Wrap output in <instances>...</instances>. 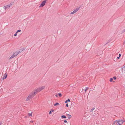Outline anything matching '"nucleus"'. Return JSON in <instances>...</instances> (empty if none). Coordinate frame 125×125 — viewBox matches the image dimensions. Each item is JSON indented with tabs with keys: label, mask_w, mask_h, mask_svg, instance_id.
I'll use <instances>...</instances> for the list:
<instances>
[{
	"label": "nucleus",
	"mask_w": 125,
	"mask_h": 125,
	"mask_svg": "<svg viewBox=\"0 0 125 125\" xmlns=\"http://www.w3.org/2000/svg\"><path fill=\"white\" fill-rule=\"evenodd\" d=\"M35 93L36 92H31L29 96L26 99V101H28L29 100L31 99L35 95Z\"/></svg>",
	"instance_id": "1"
},
{
	"label": "nucleus",
	"mask_w": 125,
	"mask_h": 125,
	"mask_svg": "<svg viewBox=\"0 0 125 125\" xmlns=\"http://www.w3.org/2000/svg\"><path fill=\"white\" fill-rule=\"evenodd\" d=\"M124 121L122 120H120L118 121L116 120L114 122V124H116L117 125H122Z\"/></svg>",
	"instance_id": "2"
},
{
	"label": "nucleus",
	"mask_w": 125,
	"mask_h": 125,
	"mask_svg": "<svg viewBox=\"0 0 125 125\" xmlns=\"http://www.w3.org/2000/svg\"><path fill=\"white\" fill-rule=\"evenodd\" d=\"M40 89H41L40 87L38 88L35 90L34 91H33V92H36V93L35 94V95L37 94V93L38 92H39L41 91Z\"/></svg>",
	"instance_id": "3"
},
{
	"label": "nucleus",
	"mask_w": 125,
	"mask_h": 125,
	"mask_svg": "<svg viewBox=\"0 0 125 125\" xmlns=\"http://www.w3.org/2000/svg\"><path fill=\"white\" fill-rule=\"evenodd\" d=\"M46 0H44L42 3L40 4V6H39L40 7H42L44 6L45 5Z\"/></svg>",
	"instance_id": "4"
},
{
	"label": "nucleus",
	"mask_w": 125,
	"mask_h": 125,
	"mask_svg": "<svg viewBox=\"0 0 125 125\" xmlns=\"http://www.w3.org/2000/svg\"><path fill=\"white\" fill-rule=\"evenodd\" d=\"M21 52L20 51H19L18 52H15L13 54V55L14 56V57L17 55L18 54H19Z\"/></svg>",
	"instance_id": "5"
},
{
	"label": "nucleus",
	"mask_w": 125,
	"mask_h": 125,
	"mask_svg": "<svg viewBox=\"0 0 125 125\" xmlns=\"http://www.w3.org/2000/svg\"><path fill=\"white\" fill-rule=\"evenodd\" d=\"M10 7V6L7 5L4 7V9L6 10L7 8H9Z\"/></svg>",
	"instance_id": "6"
},
{
	"label": "nucleus",
	"mask_w": 125,
	"mask_h": 125,
	"mask_svg": "<svg viewBox=\"0 0 125 125\" xmlns=\"http://www.w3.org/2000/svg\"><path fill=\"white\" fill-rule=\"evenodd\" d=\"M122 71H125V64L122 67Z\"/></svg>",
	"instance_id": "7"
},
{
	"label": "nucleus",
	"mask_w": 125,
	"mask_h": 125,
	"mask_svg": "<svg viewBox=\"0 0 125 125\" xmlns=\"http://www.w3.org/2000/svg\"><path fill=\"white\" fill-rule=\"evenodd\" d=\"M40 88L41 89H40L41 90V91H42L45 88V86H42L41 87H40Z\"/></svg>",
	"instance_id": "8"
},
{
	"label": "nucleus",
	"mask_w": 125,
	"mask_h": 125,
	"mask_svg": "<svg viewBox=\"0 0 125 125\" xmlns=\"http://www.w3.org/2000/svg\"><path fill=\"white\" fill-rule=\"evenodd\" d=\"M89 89V88L87 87H86L85 89L84 90L85 93H86L87 90Z\"/></svg>",
	"instance_id": "9"
},
{
	"label": "nucleus",
	"mask_w": 125,
	"mask_h": 125,
	"mask_svg": "<svg viewBox=\"0 0 125 125\" xmlns=\"http://www.w3.org/2000/svg\"><path fill=\"white\" fill-rule=\"evenodd\" d=\"M110 81L111 82H114L115 81H113V79L112 78H111L110 79Z\"/></svg>",
	"instance_id": "10"
},
{
	"label": "nucleus",
	"mask_w": 125,
	"mask_h": 125,
	"mask_svg": "<svg viewBox=\"0 0 125 125\" xmlns=\"http://www.w3.org/2000/svg\"><path fill=\"white\" fill-rule=\"evenodd\" d=\"M7 75L6 74H5L4 75L3 79H5L7 78Z\"/></svg>",
	"instance_id": "11"
},
{
	"label": "nucleus",
	"mask_w": 125,
	"mask_h": 125,
	"mask_svg": "<svg viewBox=\"0 0 125 125\" xmlns=\"http://www.w3.org/2000/svg\"><path fill=\"white\" fill-rule=\"evenodd\" d=\"M32 112H31V113H28V115L29 116H31V117H32Z\"/></svg>",
	"instance_id": "12"
},
{
	"label": "nucleus",
	"mask_w": 125,
	"mask_h": 125,
	"mask_svg": "<svg viewBox=\"0 0 125 125\" xmlns=\"http://www.w3.org/2000/svg\"><path fill=\"white\" fill-rule=\"evenodd\" d=\"M76 10H74L73 12L71 13V14H72L75 13L76 12Z\"/></svg>",
	"instance_id": "13"
},
{
	"label": "nucleus",
	"mask_w": 125,
	"mask_h": 125,
	"mask_svg": "<svg viewBox=\"0 0 125 125\" xmlns=\"http://www.w3.org/2000/svg\"><path fill=\"white\" fill-rule=\"evenodd\" d=\"M59 104V103H56L55 104H53V105L54 106H56V105H58Z\"/></svg>",
	"instance_id": "14"
},
{
	"label": "nucleus",
	"mask_w": 125,
	"mask_h": 125,
	"mask_svg": "<svg viewBox=\"0 0 125 125\" xmlns=\"http://www.w3.org/2000/svg\"><path fill=\"white\" fill-rule=\"evenodd\" d=\"M80 9V8L79 7H78V8H77L76 9H75V10H76V12L78 10H79Z\"/></svg>",
	"instance_id": "15"
},
{
	"label": "nucleus",
	"mask_w": 125,
	"mask_h": 125,
	"mask_svg": "<svg viewBox=\"0 0 125 125\" xmlns=\"http://www.w3.org/2000/svg\"><path fill=\"white\" fill-rule=\"evenodd\" d=\"M15 57L13 55L12 56H11L10 58V59H11L12 58H14Z\"/></svg>",
	"instance_id": "16"
},
{
	"label": "nucleus",
	"mask_w": 125,
	"mask_h": 125,
	"mask_svg": "<svg viewBox=\"0 0 125 125\" xmlns=\"http://www.w3.org/2000/svg\"><path fill=\"white\" fill-rule=\"evenodd\" d=\"M68 118L69 119L71 117V115L69 114H68Z\"/></svg>",
	"instance_id": "17"
},
{
	"label": "nucleus",
	"mask_w": 125,
	"mask_h": 125,
	"mask_svg": "<svg viewBox=\"0 0 125 125\" xmlns=\"http://www.w3.org/2000/svg\"><path fill=\"white\" fill-rule=\"evenodd\" d=\"M62 117L63 118H66V117L64 115H62Z\"/></svg>",
	"instance_id": "18"
},
{
	"label": "nucleus",
	"mask_w": 125,
	"mask_h": 125,
	"mask_svg": "<svg viewBox=\"0 0 125 125\" xmlns=\"http://www.w3.org/2000/svg\"><path fill=\"white\" fill-rule=\"evenodd\" d=\"M58 94L60 97H61L62 96V95L60 93Z\"/></svg>",
	"instance_id": "19"
},
{
	"label": "nucleus",
	"mask_w": 125,
	"mask_h": 125,
	"mask_svg": "<svg viewBox=\"0 0 125 125\" xmlns=\"http://www.w3.org/2000/svg\"><path fill=\"white\" fill-rule=\"evenodd\" d=\"M21 30H18L16 32V33H18L19 32H21Z\"/></svg>",
	"instance_id": "20"
},
{
	"label": "nucleus",
	"mask_w": 125,
	"mask_h": 125,
	"mask_svg": "<svg viewBox=\"0 0 125 125\" xmlns=\"http://www.w3.org/2000/svg\"><path fill=\"white\" fill-rule=\"evenodd\" d=\"M113 78L114 80H115L116 79V76H114L113 77Z\"/></svg>",
	"instance_id": "21"
},
{
	"label": "nucleus",
	"mask_w": 125,
	"mask_h": 125,
	"mask_svg": "<svg viewBox=\"0 0 125 125\" xmlns=\"http://www.w3.org/2000/svg\"><path fill=\"white\" fill-rule=\"evenodd\" d=\"M17 35V33H16L14 35V36H16Z\"/></svg>",
	"instance_id": "22"
},
{
	"label": "nucleus",
	"mask_w": 125,
	"mask_h": 125,
	"mask_svg": "<svg viewBox=\"0 0 125 125\" xmlns=\"http://www.w3.org/2000/svg\"><path fill=\"white\" fill-rule=\"evenodd\" d=\"M51 112H53L54 111V110L53 109H51Z\"/></svg>",
	"instance_id": "23"
},
{
	"label": "nucleus",
	"mask_w": 125,
	"mask_h": 125,
	"mask_svg": "<svg viewBox=\"0 0 125 125\" xmlns=\"http://www.w3.org/2000/svg\"><path fill=\"white\" fill-rule=\"evenodd\" d=\"M66 106L67 107H68V104H66Z\"/></svg>",
	"instance_id": "24"
},
{
	"label": "nucleus",
	"mask_w": 125,
	"mask_h": 125,
	"mask_svg": "<svg viewBox=\"0 0 125 125\" xmlns=\"http://www.w3.org/2000/svg\"><path fill=\"white\" fill-rule=\"evenodd\" d=\"M52 114V112L51 111H50L49 112V114Z\"/></svg>",
	"instance_id": "25"
},
{
	"label": "nucleus",
	"mask_w": 125,
	"mask_h": 125,
	"mask_svg": "<svg viewBox=\"0 0 125 125\" xmlns=\"http://www.w3.org/2000/svg\"><path fill=\"white\" fill-rule=\"evenodd\" d=\"M123 45L125 44V41L123 43Z\"/></svg>",
	"instance_id": "26"
},
{
	"label": "nucleus",
	"mask_w": 125,
	"mask_h": 125,
	"mask_svg": "<svg viewBox=\"0 0 125 125\" xmlns=\"http://www.w3.org/2000/svg\"><path fill=\"white\" fill-rule=\"evenodd\" d=\"M67 100H68V101H69V102H70V100L69 99H68Z\"/></svg>",
	"instance_id": "27"
},
{
	"label": "nucleus",
	"mask_w": 125,
	"mask_h": 125,
	"mask_svg": "<svg viewBox=\"0 0 125 125\" xmlns=\"http://www.w3.org/2000/svg\"><path fill=\"white\" fill-rule=\"evenodd\" d=\"M68 102V100H66L65 102V103H67Z\"/></svg>",
	"instance_id": "28"
},
{
	"label": "nucleus",
	"mask_w": 125,
	"mask_h": 125,
	"mask_svg": "<svg viewBox=\"0 0 125 125\" xmlns=\"http://www.w3.org/2000/svg\"><path fill=\"white\" fill-rule=\"evenodd\" d=\"M64 122L65 123H66L67 122V121L66 120H65L64 121Z\"/></svg>",
	"instance_id": "29"
},
{
	"label": "nucleus",
	"mask_w": 125,
	"mask_h": 125,
	"mask_svg": "<svg viewBox=\"0 0 125 125\" xmlns=\"http://www.w3.org/2000/svg\"><path fill=\"white\" fill-rule=\"evenodd\" d=\"M125 32V29L123 31V32Z\"/></svg>",
	"instance_id": "30"
},
{
	"label": "nucleus",
	"mask_w": 125,
	"mask_h": 125,
	"mask_svg": "<svg viewBox=\"0 0 125 125\" xmlns=\"http://www.w3.org/2000/svg\"><path fill=\"white\" fill-rule=\"evenodd\" d=\"M121 54H119V57H120L121 56Z\"/></svg>",
	"instance_id": "31"
},
{
	"label": "nucleus",
	"mask_w": 125,
	"mask_h": 125,
	"mask_svg": "<svg viewBox=\"0 0 125 125\" xmlns=\"http://www.w3.org/2000/svg\"><path fill=\"white\" fill-rule=\"evenodd\" d=\"M55 96L56 97H58V96L57 95V94H56L55 95Z\"/></svg>",
	"instance_id": "32"
},
{
	"label": "nucleus",
	"mask_w": 125,
	"mask_h": 125,
	"mask_svg": "<svg viewBox=\"0 0 125 125\" xmlns=\"http://www.w3.org/2000/svg\"><path fill=\"white\" fill-rule=\"evenodd\" d=\"M94 109V108H93L92 109V111Z\"/></svg>",
	"instance_id": "33"
},
{
	"label": "nucleus",
	"mask_w": 125,
	"mask_h": 125,
	"mask_svg": "<svg viewBox=\"0 0 125 125\" xmlns=\"http://www.w3.org/2000/svg\"><path fill=\"white\" fill-rule=\"evenodd\" d=\"M119 57H119V56L118 57H117V58L118 59H119Z\"/></svg>",
	"instance_id": "34"
},
{
	"label": "nucleus",
	"mask_w": 125,
	"mask_h": 125,
	"mask_svg": "<svg viewBox=\"0 0 125 125\" xmlns=\"http://www.w3.org/2000/svg\"><path fill=\"white\" fill-rule=\"evenodd\" d=\"M30 122H31V123H33V121H30Z\"/></svg>",
	"instance_id": "35"
},
{
	"label": "nucleus",
	"mask_w": 125,
	"mask_h": 125,
	"mask_svg": "<svg viewBox=\"0 0 125 125\" xmlns=\"http://www.w3.org/2000/svg\"><path fill=\"white\" fill-rule=\"evenodd\" d=\"M1 123H0V125H1Z\"/></svg>",
	"instance_id": "36"
},
{
	"label": "nucleus",
	"mask_w": 125,
	"mask_h": 125,
	"mask_svg": "<svg viewBox=\"0 0 125 125\" xmlns=\"http://www.w3.org/2000/svg\"><path fill=\"white\" fill-rule=\"evenodd\" d=\"M26 117V116H25V117Z\"/></svg>",
	"instance_id": "37"
}]
</instances>
